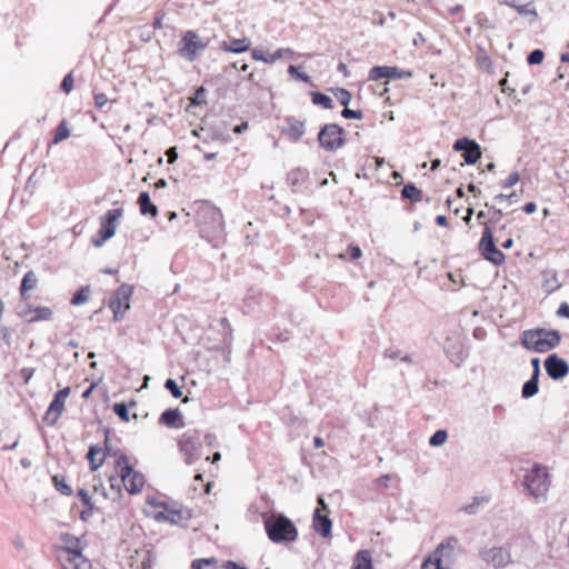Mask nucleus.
I'll list each match as a JSON object with an SVG mask.
<instances>
[{"instance_id": "1", "label": "nucleus", "mask_w": 569, "mask_h": 569, "mask_svg": "<svg viewBox=\"0 0 569 569\" xmlns=\"http://www.w3.org/2000/svg\"><path fill=\"white\" fill-rule=\"evenodd\" d=\"M561 341V335L557 330L543 328L525 330L521 333V343L526 349L536 352H547L556 348Z\"/></svg>"}, {"instance_id": "2", "label": "nucleus", "mask_w": 569, "mask_h": 569, "mask_svg": "<svg viewBox=\"0 0 569 569\" xmlns=\"http://www.w3.org/2000/svg\"><path fill=\"white\" fill-rule=\"evenodd\" d=\"M268 538L276 543L292 542L298 538L295 523L286 516L278 513L264 519Z\"/></svg>"}, {"instance_id": "3", "label": "nucleus", "mask_w": 569, "mask_h": 569, "mask_svg": "<svg viewBox=\"0 0 569 569\" xmlns=\"http://www.w3.org/2000/svg\"><path fill=\"white\" fill-rule=\"evenodd\" d=\"M116 465L119 468V477L126 490L130 495L139 493L144 486L143 475L136 471L130 466L129 460L124 455H119L117 457Z\"/></svg>"}, {"instance_id": "4", "label": "nucleus", "mask_w": 569, "mask_h": 569, "mask_svg": "<svg viewBox=\"0 0 569 569\" xmlns=\"http://www.w3.org/2000/svg\"><path fill=\"white\" fill-rule=\"evenodd\" d=\"M201 432L197 429L187 430L178 440L180 452L184 456V462L192 465L200 458Z\"/></svg>"}, {"instance_id": "5", "label": "nucleus", "mask_w": 569, "mask_h": 569, "mask_svg": "<svg viewBox=\"0 0 569 569\" xmlns=\"http://www.w3.org/2000/svg\"><path fill=\"white\" fill-rule=\"evenodd\" d=\"M522 483L528 493L536 499L545 497L550 486L547 471L540 467H535L528 471Z\"/></svg>"}, {"instance_id": "6", "label": "nucleus", "mask_w": 569, "mask_h": 569, "mask_svg": "<svg viewBox=\"0 0 569 569\" xmlns=\"http://www.w3.org/2000/svg\"><path fill=\"white\" fill-rule=\"evenodd\" d=\"M207 47L208 42L202 41L196 31L188 30L179 40L177 52L181 58L192 62Z\"/></svg>"}, {"instance_id": "7", "label": "nucleus", "mask_w": 569, "mask_h": 569, "mask_svg": "<svg viewBox=\"0 0 569 569\" xmlns=\"http://www.w3.org/2000/svg\"><path fill=\"white\" fill-rule=\"evenodd\" d=\"M345 130L337 123L325 124L319 133L318 141L321 148L327 151H335L345 146Z\"/></svg>"}, {"instance_id": "8", "label": "nucleus", "mask_w": 569, "mask_h": 569, "mask_svg": "<svg viewBox=\"0 0 569 569\" xmlns=\"http://www.w3.org/2000/svg\"><path fill=\"white\" fill-rule=\"evenodd\" d=\"M479 250L481 256L495 266H501L505 262V253L496 247L493 232L488 223H485L482 236L479 241Z\"/></svg>"}, {"instance_id": "9", "label": "nucleus", "mask_w": 569, "mask_h": 569, "mask_svg": "<svg viewBox=\"0 0 569 569\" xmlns=\"http://www.w3.org/2000/svg\"><path fill=\"white\" fill-rule=\"evenodd\" d=\"M123 214V209L116 208L108 210L101 217V223L99 229V238H92V243L94 247H101L108 239L112 238L116 233V222Z\"/></svg>"}, {"instance_id": "10", "label": "nucleus", "mask_w": 569, "mask_h": 569, "mask_svg": "<svg viewBox=\"0 0 569 569\" xmlns=\"http://www.w3.org/2000/svg\"><path fill=\"white\" fill-rule=\"evenodd\" d=\"M70 393L71 386H67L54 392L53 398L50 401L42 417L43 423H46L47 426H53L58 421V419L60 418L61 413L64 410L66 399Z\"/></svg>"}, {"instance_id": "11", "label": "nucleus", "mask_w": 569, "mask_h": 569, "mask_svg": "<svg viewBox=\"0 0 569 569\" xmlns=\"http://www.w3.org/2000/svg\"><path fill=\"white\" fill-rule=\"evenodd\" d=\"M133 287L127 283L121 284L111 296L109 307L113 311L114 319H120L130 308L129 300L132 296Z\"/></svg>"}, {"instance_id": "12", "label": "nucleus", "mask_w": 569, "mask_h": 569, "mask_svg": "<svg viewBox=\"0 0 569 569\" xmlns=\"http://www.w3.org/2000/svg\"><path fill=\"white\" fill-rule=\"evenodd\" d=\"M52 552L62 569H71V535L60 532L57 535V541L51 546Z\"/></svg>"}, {"instance_id": "13", "label": "nucleus", "mask_w": 569, "mask_h": 569, "mask_svg": "<svg viewBox=\"0 0 569 569\" xmlns=\"http://www.w3.org/2000/svg\"><path fill=\"white\" fill-rule=\"evenodd\" d=\"M479 556L493 568H503L511 561L510 552L502 547L483 548Z\"/></svg>"}, {"instance_id": "14", "label": "nucleus", "mask_w": 569, "mask_h": 569, "mask_svg": "<svg viewBox=\"0 0 569 569\" xmlns=\"http://www.w3.org/2000/svg\"><path fill=\"white\" fill-rule=\"evenodd\" d=\"M453 150L463 152L462 157L467 164H475L481 157L479 143L468 137L457 139L453 143Z\"/></svg>"}, {"instance_id": "15", "label": "nucleus", "mask_w": 569, "mask_h": 569, "mask_svg": "<svg viewBox=\"0 0 569 569\" xmlns=\"http://www.w3.org/2000/svg\"><path fill=\"white\" fill-rule=\"evenodd\" d=\"M545 368L547 375L553 380H560L569 373V363L556 353L547 357Z\"/></svg>"}, {"instance_id": "16", "label": "nucleus", "mask_w": 569, "mask_h": 569, "mask_svg": "<svg viewBox=\"0 0 569 569\" xmlns=\"http://www.w3.org/2000/svg\"><path fill=\"white\" fill-rule=\"evenodd\" d=\"M252 59L258 61H263L266 63H273L279 59L287 58L292 59L295 56V52L290 48H280L276 50L271 54H267L263 52V50L254 48L251 52Z\"/></svg>"}, {"instance_id": "17", "label": "nucleus", "mask_w": 569, "mask_h": 569, "mask_svg": "<svg viewBox=\"0 0 569 569\" xmlns=\"http://www.w3.org/2000/svg\"><path fill=\"white\" fill-rule=\"evenodd\" d=\"M203 219L208 218L210 220V226L207 231L211 232L212 236L219 237L223 233L224 230V221L222 213L217 208H211L202 216Z\"/></svg>"}, {"instance_id": "18", "label": "nucleus", "mask_w": 569, "mask_h": 569, "mask_svg": "<svg viewBox=\"0 0 569 569\" xmlns=\"http://www.w3.org/2000/svg\"><path fill=\"white\" fill-rule=\"evenodd\" d=\"M312 527L318 535L327 538L331 535L332 522L328 516L321 513L320 509H316L312 518Z\"/></svg>"}, {"instance_id": "19", "label": "nucleus", "mask_w": 569, "mask_h": 569, "mask_svg": "<svg viewBox=\"0 0 569 569\" xmlns=\"http://www.w3.org/2000/svg\"><path fill=\"white\" fill-rule=\"evenodd\" d=\"M156 518L163 519L172 525L182 526L187 523L191 515L188 510L167 509L166 512H159Z\"/></svg>"}, {"instance_id": "20", "label": "nucleus", "mask_w": 569, "mask_h": 569, "mask_svg": "<svg viewBox=\"0 0 569 569\" xmlns=\"http://www.w3.org/2000/svg\"><path fill=\"white\" fill-rule=\"evenodd\" d=\"M305 122L295 118L288 117L286 119V127L283 128V133L287 134L290 139L298 141L305 134Z\"/></svg>"}, {"instance_id": "21", "label": "nucleus", "mask_w": 569, "mask_h": 569, "mask_svg": "<svg viewBox=\"0 0 569 569\" xmlns=\"http://www.w3.org/2000/svg\"><path fill=\"white\" fill-rule=\"evenodd\" d=\"M159 422L170 428H182L184 426L182 413L179 409H167L164 410Z\"/></svg>"}, {"instance_id": "22", "label": "nucleus", "mask_w": 569, "mask_h": 569, "mask_svg": "<svg viewBox=\"0 0 569 569\" xmlns=\"http://www.w3.org/2000/svg\"><path fill=\"white\" fill-rule=\"evenodd\" d=\"M37 283H38V277L34 273V271L33 270L27 271L22 277L20 288H19L21 299L28 300L30 297L29 291L33 290L37 287Z\"/></svg>"}, {"instance_id": "23", "label": "nucleus", "mask_w": 569, "mask_h": 569, "mask_svg": "<svg viewBox=\"0 0 569 569\" xmlns=\"http://www.w3.org/2000/svg\"><path fill=\"white\" fill-rule=\"evenodd\" d=\"M251 41L248 38L222 41L219 48L226 52L241 53L250 48Z\"/></svg>"}, {"instance_id": "24", "label": "nucleus", "mask_w": 569, "mask_h": 569, "mask_svg": "<svg viewBox=\"0 0 569 569\" xmlns=\"http://www.w3.org/2000/svg\"><path fill=\"white\" fill-rule=\"evenodd\" d=\"M309 172L306 169L297 168L291 170L287 176V181L293 191H299L306 182Z\"/></svg>"}, {"instance_id": "25", "label": "nucleus", "mask_w": 569, "mask_h": 569, "mask_svg": "<svg viewBox=\"0 0 569 569\" xmlns=\"http://www.w3.org/2000/svg\"><path fill=\"white\" fill-rule=\"evenodd\" d=\"M138 204L140 207V212L142 216L157 217L158 208L156 204L152 203L148 192H140L138 197Z\"/></svg>"}, {"instance_id": "26", "label": "nucleus", "mask_w": 569, "mask_h": 569, "mask_svg": "<svg viewBox=\"0 0 569 569\" xmlns=\"http://www.w3.org/2000/svg\"><path fill=\"white\" fill-rule=\"evenodd\" d=\"M78 543L79 539L73 537V569H92L91 560L82 556Z\"/></svg>"}, {"instance_id": "27", "label": "nucleus", "mask_w": 569, "mask_h": 569, "mask_svg": "<svg viewBox=\"0 0 569 569\" xmlns=\"http://www.w3.org/2000/svg\"><path fill=\"white\" fill-rule=\"evenodd\" d=\"M351 569H372V558L369 550H359L353 559Z\"/></svg>"}, {"instance_id": "28", "label": "nucleus", "mask_w": 569, "mask_h": 569, "mask_svg": "<svg viewBox=\"0 0 569 569\" xmlns=\"http://www.w3.org/2000/svg\"><path fill=\"white\" fill-rule=\"evenodd\" d=\"M457 545L458 539L456 537H449L445 539L438 545L435 551V557H449L457 547Z\"/></svg>"}, {"instance_id": "29", "label": "nucleus", "mask_w": 569, "mask_h": 569, "mask_svg": "<svg viewBox=\"0 0 569 569\" xmlns=\"http://www.w3.org/2000/svg\"><path fill=\"white\" fill-rule=\"evenodd\" d=\"M499 4L507 6L510 8H513L521 16H532L535 19H537L538 13L535 8L531 7V3L527 4H517L515 1H508V0H499Z\"/></svg>"}, {"instance_id": "30", "label": "nucleus", "mask_w": 569, "mask_h": 569, "mask_svg": "<svg viewBox=\"0 0 569 569\" xmlns=\"http://www.w3.org/2000/svg\"><path fill=\"white\" fill-rule=\"evenodd\" d=\"M71 134V131L68 127V121L62 119L59 126L54 129L52 140L49 146L58 144L59 142L68 139Z\"/></svg>"}, {"instance_id": "31", "label": "nucleus", "mask_w": 569, "mask_h": 569, "mask_svg": "<svg viewBox=\"0 0 569 569\" xmlns=\"http://www.w3.org/2000/svg\"><path fill=\"white\" fill-rule=\"evenodd\" d=\"M539 391V377L531 376L522 386L521 396L525 399L536 396Z\"/></svg>"}, {"instance_id": "32", "label": "nucleus", "mask_w": 569, "mask_h": 569, "mask_svg": "<svg viewBox=\"0 0 569 569\" xmlns=\"http://www.w3.org/2000/svg\"><path fill=\"white\" fill-rule=\"evenodd\" d=\"M401 197L413 202H420L422 200V191L418 189L416 184L408 183L403 186L401 190Z\"/></svg>"}, {"instance_id": "33", "label": "nucleus", "mask_w": 569, "mask_h": 569, "mask_svg": "<svg viewBox=\"0 0 569 569\" xmlns=\"http://www.w3.org/2000/svg\"><path fill=\"white\" fill-rule=\"evenodd\" d=\"M51 482L57 491L68 497L71 496V486L67 482L63 475H53L51 477Z\"/></svg>"}, {"instance_id": "34", "label": "nucleus", "mask_w": 569, "mask_h": 569, "mask_svg": "<svg viewBox=\"0 0 569 569\" xmlns=\"http://www.w3.org/2000/svg\"><path fill=\"white\" fill-rule=\"evenodd\" d=\"M52 317V310L49 307L38 306L33 308V315L28 318V322L49 320Z\"/></svg>"}, {"instance_id": "35", "label": "nucleus", "mask_w": 569, "mask_h": 569, "mask_svg": "<svg viewBox=\"0 0 569 569\" xmlns=\"http://www.w3.org/2000/svg\"><path fill=\"white\" fill-rule=\"evenodd\" d=\"M218 559L216 557L199 558L191 562L190 569H217Z\"/></svg>"}, {"instance_id": "36", "label": "nucleus", "mask_w": 569, "mask_h": 569, "mask_svg": "<svg viewBox=\"0 0 569 569\" xmlns=\"http://www.w3.org/2000/svg\"><path fill=\"white\" fill-rule=\"evenodd\" d=\"M310 94L313 104L321 106L325 109L333 108V100L329 96L319 91H312L310 92Z\"/></svg>"}, {"instance_id": "37", "label": "nucleus", "mask_w": 569, "mask_h": 569, "mask_svg": "<svg viewBox=\"0 0 569 569\" xmlns=\"http://www.w3.org/2000/svg\"><path fill=\"white\" fill-rule=\"evenodd\" d=\"M103 456H104V453L102 452L101 449L90 447L87 458L90 461V467L92 470L98 469L102 465Z\"/></svg>"}, {"instance_id": "38", "label": "nucleus", "mask_w": 569, "mask_h": 569, "mask_svg": "<svg viewBox=\"0 0 569 569\" xmlns=\"http://www.w3.org/2000/svg\"><path fill=\"white\" fill-rule=\"evenodd\" d=\"M489 502V499L486 497H475L471 503H468L462 507V511L468 515H476L480 507L485 506Z\"/></svg>"}, {"instance_id": "39", "label": "nucleus", "mask_w": 569, "mask_h": 569, "mask_svg": "<svg viewBox=\"0 0 569 569\" xmlns=\"http://www.w3.org/2000/svg\"><path fill=\"white\" fill-rule=\"evenodd\" d=\"M90 295V286L80 288L73 293V306H79L88 301Z\"/></svg>"}, {"instance_id": "40", "label": "nucleus", "mask_w": 569, "mask_h": 569, "mask_svg": "<svg viewBox=\"0 0 569 569\" xmlns=\"http://www.w3.org/2000/svg\"><path fill=\"white\" fill-rule=\"evenodd\" d=\"M331 90L333 91L336 98L338 99L341 106L347 107L350 103L352 96L347 89L337 88Z\"/></svg>"}, {"instance_id": "41", "label": "nucleus", "mask_w": 569, "mask_h": 569, "mask_svg": "<svg viewBox=\"0 0 569 569\" xmlns=\"http://www.w3.org/2000/svg\"><path fill=\"white\" fill-rule=\"evenodd\" d=\"M388 66H376L370 69L368 79L377 81L382 78H387Z\"/></svg>"}, {"instance_id": "42", "label": "nucleus", "mask_w": 569, "mask_h": 569, "mask_svg": "<svg viewBox=\"0 0 569 569\" xmlns=\"http://www.w3.org/2000/svg\"><path fill=\"white\" fill-rule=\"evenodd\" d=\"M447 438H448V433L446 430L443 429H440V430H437L430 438H429V443L430 446L432 447H439L441 445H443L446 441H447Z\"/></svg>"}, {"instance_id": "43", "label": "nucleus", "mask_w": 569, "mask_h": 569, "mask_svg": "<svg viewBox=\"0 0 569 569\" xmlns=\"http://www.w3.org/2000/svg\"><path fill=\"white\" fill-rule=\"evenodd\" d=\"M288 73L290 74V77L292 79H295L297 81H303L307 83L311 82V77L305 72H300L299 69L293 64L289 66Z\"/></svg>"}, {"instance_id": "44", "label": "nucleus", "mask_w": 569, "mask_h": 569, "mask_svg": "<svg viewBox=\"0 0 569 569\" xmlns=\"http://www.w3.org/2000/svg\"><path fill=\"white\" fill-rule=\"evenodd\" d=\"M409 77H411L410 71L401 70L398 67H388V71H387L388 79H406Z\"/></svg>"}, {"instance_id": "45", "label": "nucleus", "mask_w": 569, "mask_h": 569, "mask_svg": "<svg viewBox=\"0 0 569 569\" xmlns=\"http://www.w3.org/2000/svg\"><path fill=\"white\" fill-rule=\"evenodd\" d=\"M113 412L124 422L130 420L128 407L124 402H116L113 405Z\"/></svg>"}, {"instance_id": "46", "label": "nucleus", "mask_w": 569, "mask_h": 569, "mask_svg": "<svg viewBox=\"0 0 569 569\" xmlns=\"http://www.w3.org/2000/svg\"><path fill=\"white\" fill-rule=\"evenodd\" d=\"M13 333H14V329L12 327H7V326L0 327L1 339L7 345L8 348H11Z\"/></svg>"}, {"instance_id": "47", "label": "nucleus", "mask_w": 569, "mask_h": 569, "mask_svg": "<svg viewBox=\"0 0 569 569\" xmlns=\"http://www.w3.org/2000/svg\"><path fill=\"white\" fill-rule=\"evenodd\" d=\"M164 388L171 392L172 397L178 399L182 396V391L180 390L176 380L169 378L164 382Z\"/></svg>"}, {"instance_id": "48", "label": "nucleus", "mask_w": 569, "mask_h": 569, "mask_svg": "<svg viewBox=\"0 0 569 569\" xmlns=\"http://www.w3.org/2000/svg\"><path fill=\"white\" fill-rule=\"evenodd\" d=\"M543 58H545V53H543V51H542V50H540V49H535V50H532V51L528 54V57H527V62H528L529 64H539V63H541V62H542Z\"/></svg>"}, {"instance_id": "49", "label": "nucleus", "mask_w": 569, "mask_h": 569, "mask_svg": "<svg viewBox=\"0 0 569 569\" xmlns=\"http://www.w3.org/2000/svg\"><path fill=\"white\" fill-rule=\"evenodd\" d=\"M475 21L481 28H487V29H493L495 28V24L482 12L476 14Z\"/></svg>"}, {"instance_id": "50", "label": "nucleus", "mask_w": 569, "mask_h": 569, "mask_svg": "<svg viewBox=\"0 0 569 569\" xmlns=\"http://www.w3.org/2000/svg\"><path fill=\"white\" fill-rule=\"evenodd\" d=\"M421 569H442V559L441 557H435L433 560H426Z\"/></svg>"}, {"instance_id": "51", "label": "nucleus", "mask_w": 569, "mask_h": 569, "mask_svg": "<svg viewBox=\"0 0 569 569\" xmlns=\"http://www.w3.org/2000/svg\"><path fill=\"white\" fill-rule=\"evenodd\" d=\"M341 116L346 119H362L363 117L361 110H352L347 107L341 111Z\"/></svg>"}, {"instance_id": "52", "label": "nucleus", "mask_w": 569, "mask_h": 569, "mask_svg": "<svg viewBox=\"0 0 569 569\" xmlns=\"http://www.w3.org/2000/svg\"><path fill=\"white\" fill-rule=\"evenodd\" d=\"M33 315V307L29 303H24L23 306L18 307V316L21 318H26L28 320L29 317Z\"/></svg>"}, {"instance_id": "53", "label": "nucleus", "mask_w": 569, "mask_h": 569, "mask_svg": "<svg viewBox=\"0 0 569 569\" xmlns=\"http://www.w3.org/2000/svg\"><path fill=\"white\" fill-rule=\"evenodd\" d=\"M34 369L24 367L19 371V376L22 379L23 385H28L31 378L33 377Z\"/></svg>"}, {"instance_id": "54", "label": "nucleus", "mask_w": 569, "mask_h": 569, "mask_svg": "<svg viewBox=\"0 0 569 569\" xmlns=\"http://www.w3.org/2000/svg\"><path fill=\"white\" fill-rule=\"evenodd\" d=\"M519 180H520V174L517 171L511 172L508 176V178L506 179V181L503 182L502 187L503 188H511L512 186L518 183Z\"/></svg>"}, {"instance_id": "55", "label": "nucleus", "mask_w": 569, "mask_h": 569, "mask_svg": "<svg viewBox=\"0 0 569 569\" xmlns=\"http://www.w3.org/2000/svg\"><path fill=\"white\" fill-rule=\"evenodd\" d=\"M60 89L67 94L71 92V71L64 74L60 84Z\"/></svg>"}, {"instance_id": "56", "label": "nucleus", "mask_w": 569, "mask_h": 569, "mask_svg": "<svg viewBox=\"0 0 569 569\" xmlns=\"http://www.w3.org/2000/svg\"><path fill=\"white\" fill-rule=\"evenodd\" d=\"M206 97V89L203 87H200L196 90L194 97L192 99L193 104H200L204 101Z\"/></svg>"}, {"instance_id": "57", "label": "nucleus", "mask_w": 569, "mask_h": 569, "mask_svg": "<svg viewBox=\"0 0 569 569\" xmlns=\"http://www.w3.org/2000/svg\"><path fill=\"white\" fill-rule=\"evenodd\" d=\"M108 103V98L104 93H96L94 94V104L97 108L101 109Z\"/></svg>"}, {"instance_id": "58", "label": "nucleus", "mask_w": 569, "mask_h": 569, "mask_svg": "<svg viewBox=\"0 0 569 569\" xmlns=\"http://www.w3.org/2000/svg\"><path fill=\"white\" fill-rule=\"evenodd\" d=\"M348 253L351 260H357L361 257L362 251L358 246H349Z\"/></svg>"}, {"instance_id": "59", "label": "nucleus", "mask_w": 569, "mask_h": 569, "mask_svg": "<svg viewBox=\"0 0 569 569\" xmlns=\"http://www.w3.org/2000/svg\"><path fill=\"white\" fill-rule=\"evenodd\" d=\"M220 325L222 326V328L224 330L228 331V336L224 337L223 341L226 343H229L231 341V339H232V337H231V327H230V325H229V322H228V320L226 318L220 320Z\"/></svg>"}, {"instance_id": "60", "label": "nucleus", "mask_w": 569, "mask_h": 569, "mask_svg": "<svg viewBox=\"0 0 569 569\" xmlns=\"http://www.w3.org/2000/svg\"><path fill=\"white\" fill-rule=\"evenodd\" d=\"M92 511H93V505L92 502L89 503V505H86L84 506V509L81 510L80 512V518L83 520V521H87L89 517H91L92 515Z\"/></svg>"}, {"instance_id": "61", "label": "nucleus", "mask_w": 569, "mask_h": 569, "mask_svg": "<svg viewBox=\"0 0 569 569\" xmlns=\"http://www.w3.org/2000/svg\"><path fill=\"white\" fill-rule=\"evenodd\" d=\"M401 351L399 349L388 348L383 351L386 358L396 359L400 358Z\"/></svg>"}, {"instance_id": "62", "label": "nucleus", "mask_w": 569, "mask_h": 569, "mask_svg": "<svg viewBox=\"0 0 569 569\" xmlns=\"http://www.w3.org/2000/svg\"><path fill=\"white\" fill-rule=\"evenodd\" d=\"M166 156L168 158L169 163H173L178 158V152L176 147H171L167 150Z\"/></svg>"}, {"instance_id": "63", "label": "nucleus", "mask_w": 569, "mask_h": 569, "mask_svg": "<svg viewBox=\"0 0 569 569\" xmlns=\"http://www.w3.org/2000/svg\"><path fill=\"white\" fill-rule=\"evenodd\" d=\"M78 497L82 501L83 506L91 503V498L84 489L78 490Z\"/></svg>"}, {"instance_id": "64", "label": "nucleus", "mask_w": 569, "mask_h": 569, "mask_svg": "<svg viewBox=\"0 0 569 569\" xmlns=\"http://www.w3.org/2000/svg\"><path fill=\"white\" fill-rule=\"evenodd\" d=\"M557 315L569 319V305L563 302L560 305Z\"/></svg>"}]
</instances>
